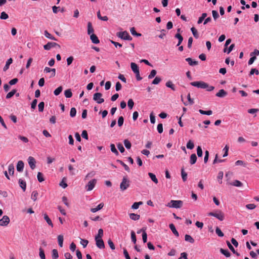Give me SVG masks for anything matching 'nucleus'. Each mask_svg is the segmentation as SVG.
Returning a JSON list of instances; mask_svg holds the SVG:
<instances>
[{
    "mask_svg": "<svg viewBox=\"0 0 259 259\" xmlns=\"http://www.w3.org/2000/svg\"><path fill=\"white\" fill-rule=\"evenodd\" d=\"M192 86L197 87L200 89H207V91H211L214 90V87L213 86H209V84L203 81H193L190 83Z\"/></svg>",
    "mask_w": 259,
    "mask_h": 259,
    "instance_id": "1",
    "label": "nucleus"
},
{
    "mask_svg": "<svg viewBox=\"0 0 259 259\" xmlns=\"http://www.w3.org/2000/svg\"><path fill=\"white\" fill-rule=\"evenodd\" d=\"M208 214L209 216H213L216 218L221 221H223L225 219V214L224 212L220 210H217L214 212H210Z\"/></svg>",
    "mask_w": 259,
    "mask_h": 259,
    "instance_id": "2",
    "label": "nucleus"
},
{
    "mask_svg": "<svg viewBox=\"0 0 259 259\" xmlns=\"http://www.w3.org/2000/svg\"><path fill=\"white\" fill-rule=\"evenodd\" d=\"M183 201L181 200H171L169 203L166 204V206L169 207L180 208L183 205Z\"/></svg>",
    "mask_w": 259,
    "mask_h": 259,
    "instance_id": "3",
    "label": "nucleus"
},
{
    "mask_svg": "<svg viewBox=\"0 0 259 259\" xmlns=\"http://www.w3.org/2000/svg\"><path fill=\"white\" fill-rule=\"evenodd\" d=\"M130 181L126 177H124L122 179V182L120 184V189L121 191H123L127 189L130 186Z\"/></svg>",
    "mask_w": 259,
    "mask_h": 259,
    "instance_id": "4",
    "label": "nucleus"
},
{
    "mask_svg": "<svg viewBox=\"0 0 259 259\" xmlns=\"http://www.w3.org/2000/svg\"><path fill=\"white\" fill-rule=\"evenodd\" d=\"M118 36L121 39L124 40H132V37L130 35L129 33L126 31H124L123 32H119L118 33Z\"/></svg>",
    "mask_w": 259,
    "mask_h": 259,
    "instance_id": "5",
    "label": "nucleus"
},
{
    "mask_svg": "<svg viewBox=\"0 0 259 259\" xmlns=\"http://www.w3.org/2000/svg\"><path fill=\"white\" fill-rule=\"evenodd\" d=\"M102 94L100 93H96L93 96V100L98 104H101L104 102V99L102 98Z\"/></svg>",
    "mask_w": 259,
    "mask_h": 259,
    "instance_id": "6",
    "label": "nucleus"
},
{
    "mask_svg": "<svg viewBox=\"0 0 259 259\" xmlns=\"http://www.w3.org/2000/svg\"><path fill=\"white\" fill-rule=\"evenodd\" d=\"M97 183V180L96 179H93L90 181L88 184L85 186V188L87 191H90L92 190Z\"/></svg>",
    "mask_w": 259,
    "mask_h": 259,
    "instance_id": "7",
    "label": "nucleus"
},
{
    "mask_svg": "<svg viewBox=\"0 0 259 259\" xmlns=\"http://www.w3.org/2000/svg\"><path fill=\"white\" fill-rule=\"evenodd\" d=\"M58 47L60 48V46L58 44L54 42H49L44 46V48L46 50H50L51 48Z\"/></svg>",
    "mask_w": 259,
    "mask_h": 259,
    "instance_id": "8",
    "label": "nucleus"
},
{
    "mask_svg": "<svg viewBox=\"0 0 259 259\" xmlns=\"http://www.w3.org/2000/svg\"><path fill=\"white\" fill-rule=\"evenodd\" d=\"M10 219L8 216L4 215L0 219V226H7L10 223Z\"/></svg>",
    "mask_w": 259,
    "mask_h": 259,
    "instance_id": "9",
    "label": "nucleus"
},
{
    "mask_svg": "<svg viewBox=\"0 0 259 259\" xmlns=\"http://www.w3.org/2000/svg\"><path fill=\"white\" fill-rule=\"evenodd\" d=\"M28 162L32 169H34L35 168L36 161L34 157L29 156L28 158Z\"/></svg>",
    "mask_w": 259,
    "mask_h": 259,
    "instance_id": "10",
    "label": "nucleus"
},
{
    "mask_svg": "<svg viewBox=\"0 0 259 259\" xmlns=\"http://www.w3.org/2000/svg\"><path fill=\"white\" fill-rule=\"evenodd\" d=\"M96 244L97 246L100 249H103L105 248L104 242L102 238H95Z\"/></svg>",
    "mask_w": 259,
    "mask_h": 259,
    "instance_id": "11",
    "label": "nucleus"
},
{
    "mask_svg": "<svg viewBox=\"0 0 259 259\" xmlns=\"http://www.w3.org/2000/svg\"><path fill=\"white\" fill-rule=\"evenodd\" d=\"M44 72L46 73H51L50 77H53L56 75V69L55 68H50L48 67H46L44 69Z\"/></svg>",
    "mask_w": 259,
    "mask_h": 259,
    "instance_id": "12",
    "label": "nucleus"
},
{
    "mask_svg": "<svg viewBox=\"0 0 259 259\" xmlns=\"http://www.w3.org/2000/svg\"><path fill=\"white\" fill-rule=\"evenodd\" d=\"M24 166V163L23 161L22 160L18 161L16 166L17 170L19 172H22L23 170Z\"/></svg>",
    "mask_w": 259,
    "mask_h": 259,
    "instance_id": "13",
    "label": "nucleus"
},
{
    "mask_svg": "<svg viewBox=\"0 0 259 259\" xmlns=\"http://www.w3.org/2000/svg\"><path fill=\"white\" fill-rule=\"evenodd\" d=\"M90 38L92 40V42L94 44H97L100 42L99 39L96 35L93 33L90 35Z\"/></svg>",
    "mask_w": 259,
    "mask_h": 259,
    "instance_id": "14",
    "label": "nucleus"
},
{
    "mask_svg": "<svg viewBox=\"0 0 259 259\" xmlns=\"http://www.w3.org/2000/svg\"><path fill=\"white\" fill-rule=\"evenodd\" d=\"M131 67L132 70L135 73H138V72H139V67L137 65V64H136L135 63H133V62L131 63Z\"/></svg>",
    "mask_w": 259,
    "mask_h": 259,
    "instance_id": "15",
    "label": "nucleus"
},
{
    "mask_svg": "<svg viewBox=\"0 0 259 259\" xmlns=\"http://www.w3.org/2000/svg\"><path fill=\"white\" fill-rule=\"evenodd\" d=\"M227 95V93L223 89L220 90L218 93L216 94V96L220 98L225 97Z\"/></svg>",
    "mask_w": 259,
    "mask_h": 259,
    "instance_id": "16",
    "label": "nucleus"
},
{
    "mask_svg": "<svg viewBox=\"0 0 259 259\" xmlns=\"http://www.w3.org/2000/svg\"><path fill=\"white\" fill-rule=\"evenodd\" d=\"M12 62H13L12 58H10V59H9L6 62V64L3 68V70L4 71H7L9 69L10 64H11L12 63Z\"/></svg>",
    "mask_w": 259,
    "mask_h": 259,
    "instance_id": "17",
    "label": "nucleus"
},
{
    "mask_svg": "<svg viewBox=\"0 0 259 259\" xmlns=\"http://www.w3.org/2000/svg\"><path fill=\"white\" fill-rule=\"evenodd\" d=\"M104 206V203H100L96 208H92L91 209V212L94 213L97 212V211L101 209Z\"/></svg>",
    "mask_w": 259,
    "mask_h": 259,
    "instance_id": "18",
    "label": "nucleus"
},
{
    "mask_svg": "<svg viewBox=\"0 0 259 259\" xmlns=\"http://www.w3.org/2000/svg\"><path fill=\"white\" fill-rule=\"evenodd\" d=\"M169 228L172 232V233L177 236L178 237L179 236V233L176 229L175 225L173 224H170L169 225Z\"/></svg>",
    "mask_w": 259,
    "mask_h": 259,
    "instance_id": "19",
    "label": "nucleus"
},
{
    "mask_svg": "<svg viewBox=\"0 0 259 259\" xmlns=\"http://www.w3.org/2000/svg\"><path fill=\"white\" fill-rule=\"evenodd\" d=\"M44 219L46 220L48 224L51 227H53V224L51 221V220L49 218V216L47 213H45L44 214Z\"/></svg>",
    "mask_w": 259,
    "mask_h": 259,
    "instance_id": "20",
    "label": "nucleus"
},
{
    "mask_svg": "<svg viewBox=\"0 0 259 259\" xmlns=\"http://www.w3.org/2000/svg\"><path fill=\"white\" fill-rule=\"evenodd\" d=\"M94 31V28L92 26L91 22H89L88 23V33L89 35H91Z\"/></svg>",
    "mask_w": 259,
    "mask_h": 259,
    "instance_id": "21",
    "label": "nucleus"
},
{
    "mask_svg": "<svg viewBox=\"0 0 259 259\" xmlns=\"http://www.w3.org/2000/svg\"><path fill=\"white\" fill-rule=\"evenodd\" d=\"M186 61L188 62L190 66H195L198 64V61H193L191 58H186Z\"/></svg>",
    "mask_w": 259,
    "mask_h": 259,
    "instance_id": "22",
    "label": "nucleus"
},
{
    "mask_svg": "<svg viewBox=\"0 0 259 259\" xmlns=\"http://www.w3.org/2000/svg\"><path fill=\"white\" fill-rule=\"evenodd\" d=\"M19 184L21 188L23 189V191H25L26 188V182L24 180L20 179L19 180Z\"/></svg>",
    "mask_w": 259,
    "mask_h": 259,
    "instance_id": "23",
    "label": "nucleus"
},
{
    "mask_svg": "<svg viewBox=\"0 0 259 259\" xmlns=\"http://www.w3.org/2000/svg\"><path fill=\"white\" fill-rule=\"evenodd\" d=\"M175 37L176 38H178V39L179 41H178V44H177V46H179L181 44V43L182 42V41H183V36L181 35V34H180V33H177L175 35Z\"/></svg>",
    "mask_w": 259,
    "mask_h": 259,
    "instance_id": "24",
    "label": "nucleus"
},
{
    "mask_svg": "<svg viewBox=\"0 0 259 259\" xmlns=\"http://www.w3.org/2000/svg\"><path fill=\"white\" fill-rule=\"evenodd\" d=\"M197 159V158L195 154H191L190 160V164L192 165L195 164L196 162Z\"/></svg>",
    "mask_w": 259,
    "mask_h": 259,
    "instance_id": "25",
    "label": "nucleus"
},
{
    "mask_svg": "<svg viewBox=\"0 0 259 259\" xmlns=\"http://www.w3.org/2000/svg\"><path fill=\"white\" fill-rule=\"evenodd\" d=\"M148 175L149 177L151 178V180L155 184H157L158 181L156 177V176L151 172H149Z\"/></svg>",
    "mask_w": 259,
    "mask_h": 259,
    "instance_id": "26",
    "label": "nucleus"
},
{
    "mask_svg": "<svg viewBox=\"0 0 259 259\" xmlns=\"http://www.w3.org/2000/svg\"><path fill=\"white\" fill-rule=\"evenodd\" d=\"M165 85L167 87L170 88L173 91H175L176 90L175 84L170 80L167 81L166 82Z\"/></svg>",
    "mask_w": 259,
    "mask_h": 259,
    "instance_id": "27",
    "label": "nucleus"
},
{
    "mask_svg": "<svg viewBox=\"0 0 259 259\" xmlns=\"http://www.w3.org/2000/svg\"><path fill=\"white\" fill-rule=\"evenodd\" d=\"M58 244L60 247H62L63 246V236L62 235H59L58 236Z\"/></svg>",
    "mask_w": 259,
    "mask_h": 259,
    "instance_id": "28",
    "label": "nucleus"
},
{
    "mask_svg": "<svg viewBox=\"0 0 259 259\" xmlns=\"http://www.w3.org/2000/svg\"><path fill=\"white\" fill-rule=\"evenodd\" d=\"M141 231L142 232V239L144 243H146L147 240V235L145 229L142 228Z\"/></svg>",
    "mask_w": 259,
    "mask_h": 259,
    "instance_id": "29",
    "label": "nucleus"
},
{
    "mask_svg": "<svg viewBox=\"0 0 259 259\" xmlns=\"http://www.w3.org/2000/svg\"><path fill=\"white\" fill-rule=\"evenodd\" d=\"M130 217L131 219L134 221H137L140 219V215L137 214L132 213L130 214Z\"/></svg>",
    "mask_w": 259,
    "mask_h": 259,
    "instance_id": "30",
    "label": "nucleus"
},
{
    "mask_svg": "<svg viewBox=\"0 0 259 259\" xmlns=\"http://www.w3.org/2000/svg\"><path fill=\"white\" fill-rule=\"evenodd\" d=\"M220 252L227 257H230L231 255V253L227 249H224L223 248H221Z\"/></svg>",
    "mask_w": 259,
    "mask_h": 259,
    "instance_id": "31",
    "label": "nucleus"
},
{
    "mask_svg": "<svg viewBox=\"0 0 259 259\" xmlns=\"http://www.w3.org/2000/svg\"><path fill=\"white\" fill-rule=\"evenodd\" d=\"M230 184L236 187H241L243 185V184L238 180H235L233 182L231 183Z\"/></svg>",
    "mask_w": 259,
    "mask_h": 259,
    "instance_id": "32",
    "label": "nucleus"
},
{
    "mask_svg": "<svg viewBox=\"0 0 259 259\" xmlns=\"http://www.w3.org/2000/svg\"><path fill=\"white\" fill-rule=\"evenodd\" d=\"M44 34L46 37L52 40H57V39L52 36L47 30H45L44 31Z\"/></svg>",
    "mask_w": 259,
    "mask_h": 259,
    "instance_id": "33",
    "label": "nucleus"
},
{
    "mask_svg": "<svg viewBox=\"0 0 259 259\" xmlns=\"http://www.w3.org/2000/svg\"><path fill=\"white\" fill-rule=\"evenodd\" d=\"M191 30L194 37L197 39L198 38L199 36L197 29L195 27H193L191 28Z\"/></svg>",
    "mask_w": 259,
    "mask_h": 259,
    "instance_id": "34",
    "label": "nucleus"
},
{
    "mask_svg": "<svg viewBox=\"0 0 259 259\" xmlns=\"http://www.w3.org/2000/svg\"><path fill=\"white\" fill-rule=\"evenodd\" d=\"M117 162L119 163L121 165H122L126 171H127V172L130 171V169L129 167L126 164H125L122 161L120 160H117Z\"/></svg>",
    "mask_w": 259,
    "mask_h": 259,
    "instance_id": "35",
    "label": "nucleus"
},
{
    "mask_svg": "<svg viewBox=\"0 0 259 259\" xmlns=\"http://www.w3.org/2000/svg\"><path fill=\"white\" fill-rule=\"evenodd\" d=\"M185 240L186 241L189 242L191 243H193L194 242V239L189 235H185Z\"/></svg>",
    "mask_w": 259,
    "mask_h": 259,
    "instance_id": "36",
    "label": "nucleus"
},
{
    "mask_svg": "<svg viewBox=\"0 0 259 259\" xmlns=\"http://www.w3.org/2000/svg\"><path fill=\"white\" fill-rule=\"evenodd\" d=\"M199 112L201 114L207 115H210L212 113V111L210 110H208V111H204L202 109H199Z\"/></svg>",
    "mask_w": 259,
    "mask_h": 259,
    "instance_id": "37",
    "label": "nucleus"
},
{
    "mask_svg": "<svg viewBox=\"0 0 259 259\" xmlns=\"http://www.w3.org/2000/svg\"><path fill=\"white\" fill-rule=\"evenodd\" d=\"M8 171L10 175H13L14 174V166L13 164H10L8 166Z\"/></svg>",
    "mask_w": 259,
    "mask_h": 259,
    "instance_id": "38",
    "label": "nucleus"
},
{
    "mask_svg": "<svg viewBox=\"0 0 259 259\" xmlns=\"http://www.w3.org/2000/svg\"><path fill=\"white\" fill-rule=\"evenodd\" d=\"M65 96L67 98H71L72 96V93L70 89H68L64 92Z\"/></svg>",
    "mask_w": 259,
    "mask_h": 259,
    "instance_id": "39",
    "label": "nucleus"
},
{
    "mask_svg": "<svg viewBox=\"0 0 259 259\" xmlns=\"http://www.w3.org/2000/svg\"><path fill=\"white\" fill-rule=\"evenodd\" d=\"M52 258L57 259L59 257L58 252L57 249H54L52 250Z\"/></svg>",
    "mask_w": 259,
    "mask_h": 259,
    "instance_id": "40",
    "label": "nucleus"
},
{
    "mask_svg": "<svg viewBox=\"0 0 259 259\" xmlns=\"http://www.w3.org/2000/svg\"><path fill=\"white\" fill-rule=\"evenodd\" d=\"M63 88L62 86H60L57 88L54 92V94L56 96H58L62 91Z\"/></svg>",
    "mask_w": 259,
    "mask_h": 259,
    "instance_id": "41",
    "label": "nucleus"
},
{
    "mask_svg": "<svg viewBox=\"0 0 259 259\" xmlns=\"http://www.w3.org/2000/svg\"><path fill=\"white\" fill-rule=\"evenodd\" d=\"M39 255L40 258L41 259H46L44 249L41 247H40L39 248Z\"/></svg>",
    "mask_w": 259,
    "mask_h": 259,
    "instance_id": "42",
    "label": "nucleus"
},
{
    "mask_svg": "<svg viewBox=\"0 0 259 259\" xmlns=\"http://www.w3.org/2000/svg\"><path fill=\"white\" fill-rule=\"evenodd\" d=\"M111 151L114 153L116 155H118L119 154L118 152L115 148L114 144H111L110 145Z\"/></svg>",
    "mask_w": 259,
    "mask_h": 259,
    "instance_id": "43",
    "label": "nucleus"
},
{
    "mask_svg": "<svg viewBox=\"0 0 259 259\" xmlns=\"http://www.w3.org/2000/svg\"><path fill=\"white\" fill-rule=\"evenodd\" d=\"M223 171H220L218 174V176L217 177V179L218 180L219 183L221 184L222 183V179L223 178Z\"/></svg>",
    "mask_w": 259,
    "mask_h": 259,
    "instance_id": "44",
    "label": "nucleus"
},
{
    "mask_svg": "<svg viewBox=\"0 0 259 259\" xmlns=\"http://www.w3.org/2000/svg\"><path fill=\"white\" fill-rule=\"evenodd\" d=\"M37 178L38 181L39 182H42L45 180L44 178V175L40 172H38L37 173Z\"/></svg>",
    "mask_w": 259,
    "mask_h": 259,
    "instance_id": "45",
    "label": "nucleus"
},
{
    "mask_svg": "<svg viewBox=\"0 0 259 259\" xmlns=\"http://www.w3.org/2000/svg\"><path fill=\"white\" fill-rule=\"evenodd\" d=\"M16 93V90L14 89V90H12L10 92H9V93L7 94V95L6 96V98L7 99L11 98L15 95V94Z\"/></svg>",
    "mask_w": 259,
    "mask_h": 259,
    "instance_id": "46",
    "label": "nucleus"
},
{
    "mask_svg": "<svg viewBox=\"0 0 259 259\" xmlns=\"http://www.w3.org/2000/svg\"><path fill=\"white\" fill-rule=\"evenodd\" d=\"M103 236V230L102 229H100L98 230V234L95 236V238H102Z\"/></svg>",
    "mask_w": 259,
    "mask_h": 259,
    "instance_id": "47",
    "label": "nucleus"
},
{
    "mask_svg": "<svg viewBox=\"0 0 259 259\" xmlns=\"http://www.w3.org/2000/svg\"><path fill=\"white\" fill-rule=\"evenodd\" d=\"M181 175L182 178L184 182H185L187 180V174L184 171V170L183 168L181 170Z\"/></svg>",
    "mask_w": 259,
    "mask_h": 259,
    "instance_id": "48",
    "label": "nucleus"
},
{
    "mask_svg": "<svg viewBox=\"0 0 259 259\" xmlns=\"http://www.w3.org/2000/svg\"><path fill=\"white\" fill-rule=\"evenodd\" d=\"M124 144L125 147L127 149H129L131 148V143L130 141H128L127 139H125L124 140Z\"/></svg>",
    "mask_w": 259,
    "mask_h": 259,
    "instance_id": "49",
    "label": "nucleus"
},
{
    "mask_svg": "<svg viewBox=\"0 0 259 259\" xmlns=\"http://www.w3.org/2000/svg\"><path fill=\"white\" fill-rule=\"evenodd\" d=\"M131 33L135 36H141V33H137L135 30V28L134 27H132L130 29Z\"/></svg>",
    "mask_w": 259,
    "mask_h": 259,
    "instance_id": "50",
    "label": "nucleus"
},
{
    "mask_svg": "<svg viewBox=\"0 0 259 259\" xmlns=\"http://www.w3.org/2000/svg\"><path fill=\"white\" fill-rule=\"evenodd\" d=\"M143 202L142 201H140L138 202H135L132 206V208L133 209H138L140 205H142Z\"/></svg>",
    "mask_w": 259,
    "mask_h": 259,
    "instance_id": "51",
    "label": "nucleus"
},
{
    "mask_svg": "<svg viewBox=\"0 0 259 259\" xmlns=\"http://www.w3.org/2000/svg\"><path fill=\"white\" fill-rule=\"evenodd\" d=\"M38 196V193L36 191H33L31 194V199L34 201L36 200Z\"/></svg>",
    "mask_w": 259,
    "mask_h": 259,
    "instance_id": "52",
    "label": "nucleus"
},
{
    "mask_svg": "<svg viewBox=\"0 0 259 259\" xmlns=\"http://www.w3.org/2000/svg\"><path fill=\"white\" fill-rule=\"evenodd\" d=\"M131 239H132V242L134 244L136 243V241H137L136 236L135 233L133 231H132L131 232Z\"/></svg>",
    "mask_w": 259,
    "mask_h": 259,
    "instance_id": "53",
    "label": "nucleus"
},
{
    "mask_svg": "<svg viewBox=\"0 0 259 259\" xmlns=\"http://www.w3.org/2000/svg\"><path fill=\"white\" fill-rule=\"evenodd\" d=\"M9 18L8 15L5 12H3L1 14L0 18L2 20H6Z\"/></svg>",
    "mask_w": 259,
    "mask_h": 259,
    "instance_id": "54",
    "label": "nucleus"
},
{
    "mask_svg": "<svg viewBox=\"0 0 259 259\" xmlns=\"http://www.w3.org/2000/svg\"><path fill=\"white\" fill-rule=\"evenodd\" d=\"M194 147V143L191 140H189L187 144V148L189 149H192Z\"/></svg>",
    "mask_w": 259,
    "mask_h": 259,
    "instance_id": "55",
    "label": "nucleus"
},
{
    "mask_svg": "<svg viewBox=\"0 0 259 259\" xmlns=\"http://www.w3.org/2000/svg\"><path fill=\"white\" fill-rule=\"evenodd\" d=\"M76 110L74 107H72L71 108L70 112V115L71 117H73L76 115Z\"/></svg>",
    "mask_w": 259,
    "mask_h": 259,
    "instance_id": "56",
    "label": "nucleus"
},
{
    "mask_svg": "<svg viewBox=\"0 0 259 259\" xmlns=\"http://www.w3.org/2000/svg\"><path fill=\"white\" fill-rule=\"evenodd\" d=\"M44 106H45V103L44 102H41L39 103L38 107V110L39 112H42L44 111Z\"/></svg>",
    "mask_w": 259,
    "mask_h": 259,
    "instance_id": "57",
    "label": "nucleus"
},
{
    "mask_svg": "<svg viewBox=\"0 0 259 259\" xmlns=\"http://www.w3.org/2000/svg\"><path fill=\"white\" fill-rule=\"evenodd\" d=\"M117 146L119 150L121 153H123L124 152L125 149L122 145V144L120 143H119L117 144Z\"/></svg>",
    "mask_w": 259,
    "mask_h": 259,
    "instance_id": "58",
    "label": "nucleus"
},
{
    "mask_svg": "<svg viewBox=\"0 0 259 259\" xmlns=\"http://www.w3.org/2000/svg\"><path fill=\"white\" fill-rule=\"evenodd\" d=\"M161 79L160 77L156 76L152 81V84H157L161 81Z\"/></svg>",
    "mask_w": 259,
    "mask_h": 259,
    "instance_id": "59",
    "label": "nucleus"
},
{
    "mask_svg": "<svg viewBox=\"0 0 259 259\" xmlns=\"http://www.w3.org/2000/svg\"><path fill=\"white\" fill-rule=\"evenodd\" d=\"M212 14L213 18L215 20H216L219 17V13L215 10L212 11Z\"/></svg>",
    "mask_w": 259,
    "mask_h": 259,
    "instance_id": "60",
    "label": "nucleus"
},
{
    "mask_svg": "<svg viewBox=\"0 0 259 259\" xmlns=\"http://www.w3.org/2000/svg\"><path fill=\"white\" fill-rule=\"evenodd\" d=\"M215 232L219 236H224V233L222 232L221 230L219 227H217Z\"/></svg>",
    "mask_w": 259,
    "mask_h": 259,
    "instance_id": "61",
    "label": "nucleus"
},
{
    "mask_svg": "<svg viewBox=\"0 0 259 259\" xmlns=\"http://www.w3.org/2000/svg\"><path fill=\"white\" fill-rule=\"evenodd\" d=\"M156 70H151L150 74L148 75V78L151 79L153 78L156 74Z\"/></svg>",
    "mask_w": 259,
    "mask_h": 259,
    "instance_id": "62",
    "label": "nucleus"
},
{
    "mask_svg": "<svg viewBox=\"0 0 259 259\" xmlns=\"http://www.w3.org/2000/svg\"><path fill=\"white\" fill-rule=\"evenodd\" d=\"M134 102L132 99L128 100L127 102V106L130 109H132L134 106Z\"/></svg>",
    "mask_w": 259,
    "mask_h": 259,
    "instance_id": "63",
    "label": "nucleus"
},
{
    "mask_svg": "<svg viewBox=\"0 0 259 259\" xmlns=\"http://www.w3.org/2000/svg\"><path fill=\"white\" fill-rule=\"evenodd\" d=\"M197 154L198 157H201L202 156V150L200 146L197 147Z\"/></svg>",
    "mask_w": 259,
    "mask_h": 259,
    "instance_id": "64",
    "label": "nucleus"
}]
</instances>
